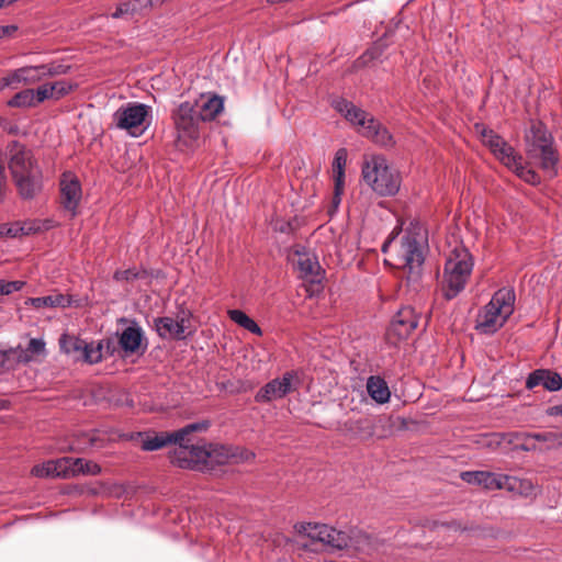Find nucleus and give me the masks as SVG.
I'll use <instances>...</instances> for the list:
<instances>
[{"instance_id":"nucleus-37","label":"nucleus","mask_w":562,"mask_h":562,"mask_svg":"<svg viewBox=\"0 0 562 562\" xmlns=\"http://www.w3.org/2000/svg\"><path fill=\"white\" fill-rule=\"evenodd\" d=\"M45 341L42 338H32L29 341L27 348L25 350H21L19 355V361L21 362H30L33 360L34 355H44Z\"/></svg>"},{"instance_id":"nucleus-39","label":"nucleus","mask_w":562,"mask_h":562,"mask_svg":"<svg viewBox=\"0 0 562 562\" xmlns=\"http://www.w3.org/2000/svg\"><path fill=\"white\" fill-rule=\"evenodd\" d=\"M102 360V345L93 341L87 342L86 348L82 349L79 361H85L89 364L98 363Z\"/></svg>"},{"instance_id":"nucleus-14","label":"nucleus","mask_w":562,"mask_h":562,"mask_svg":"<svg viewBox=\"0 0 562 562\" xmlns=\"http://www.w3.org/2000/svg\"><path fill=\"white\" fill-rule=\"evenodd\" d=\"M59 187L64 209L70 212L71 216H75L82 196L79 179L71 172H64L59 181Z\"/></svg>"},{"instance_id":"nucleus-35","label":"nucleus","mask_w":562,"mask_h":562,"mask_svg":"<svg viewBox=\"0 0 562 562\" xmlns=\"http://www.w3.org/2000/svg\"><path fill=\"white\" fill-rule=\"evenodd\" d=\"M101 471V467L93 461L74 458V477L79 475H99Z\"/></svg>"},{"instance_id":"nucleus-32","label":"nucleus","mask_w":562,"mask_h":562,"mask_svg":"<svg viewBox=\"0 0 562 562\" xmlns=\"http://www.w3.org/2000/svg\"><path fill=\"white\" fill-rule=\"evenodd\" d=\"M228 316L234 323H236L240 327L247 329L248 331H250L255 335H258V336L262 335V330L258 326V324L243 311L231 310V311H228Z\"/></svg>"},{"instance_id":"nucleus-3","label":"nucleus","mask_w":562,"mask_h":562,"mask_svg":"<svg viewBox=\"0 0 562 562\" xmlns=\"http://www.w3.org/2000/svg\"><path fill=\"white\" fill-rule=\"evenodd\" d=\"M334 108L344 115L348 122L359 126V133L363 137L371 139L381 147L394 146L395 140L390 131L364 110L356 106L346 99L335 100Z\"/></svg>"},{"instance_id":"nucleus-8","label":"nucleus","mask_w":562,"mask_h":562,"mask_svg":"<svg viewBox=\"0 0 562 562\" xmlns=\"http://www.w3.org/2000/svg\"><path fill=\"white\" fill-rule=\"evenodd\" d=\"M151 108L144 103L128 102L113 113V123L133 137H138L148 128Z\"/></svg>"},{"instance_id":"nucleus-54","label":"nucleus","mask_w":562,"mask_h":562,"mask_svg":"<svg viewBox=\"0 0 562 562\" xmlns=\"http://www.w3.org/2000/svg\"><path fill=\"white\" fill-rule=\"evenodd\" d=\"M18 0H0V8L4 7V5H9V4H12L14 2H16Z\"/></svg>"},{"instance_id":"nucleus-44","label":"nucleus","mask_w":562,"mask_h":562,"mask_svg":"<svg viewBox=\"0 0 562 562\" xmlns=\"http://www.w3.org/2000/svg\"><path fill=\"white\" fill-rule=\"evenodd\" d=\"M5 231H8V233L5 234V237H18L21 235L29 234L30 232L33 231V227L23 225L20 222H15L13 224L7 223Z\"/></svg>"},{"instance_id":"nucleus-27","label":"nucleus","mask_w":562,"mask_h":562,"mask_svg":"<svg viewBox=\"0 0 562 562\" xmlns=\"http://www.w3.org/2000/svg\"><path fill=\"white\" fill-rule=\"evenodd\" d=\"M367 391L371 398L379 404L389 402L391 396V392L386 382L378 375H371L368 378Z\"/></svg>"},{"instance_id":"nucleus-52","label":"nucleus","mask_w":562,"mask_h":562,"mask_svg":"<svg viewBox=\"0 0 562 562\" xmlns=\"http://www.w3.org/2000/svg\"><path fill=\"white\" fill-rule=\"evenodd\" d=\"M548 414L550 416H558V415H561L562 416V404L561 405H555V406H552L548 409Z\"/></svg>"},{"instance_id":"nucleus-4","label":"nucleus","mask_w":562,"mask_h":562,"mask_svg":"<svg viewBox=\"0 0 562 562\" xmlns=\"http://www.w3.org/2000/svg\"><path fill=\"white\" fill-rule=\"evenodd\" d=\"M473 258L463 247H456L448 256L441 281V291L446 300L457 297L465 288L473 270Z\"/></svg>"},{"instance_id":"nucleus-7","label":"nucleus","mask_w":562,"mask_h":562,"mask_svg":"<svg viewBox=\"0 0 562 562\" xmlns=\"http://www.w3.org/2000/svg\"><path fill=\"white\" fill-rule=\"evenodd\" d=\"M172 120L177 131L179 144L191 147L199 139L202 123L195 104L191 101L181 102L172 111Z\"/></svg>"},{"instance_id":"nucleus-40","label":"nucleus","mask_w":562,"mask_h":562,"mask_svg":"<svg viewBox=\"0 0 562 562\" xmlns=\"http://www.w3.org/2000/svg\"><path fill=\"white\" fill-rule=\"evenodd\" d=\"M384 49L385 44L382 41H378L359 57L358 63L367 66L372 61L381 60Z\"/></svg>"},{"instance_id":"nucleus-42","label":"nucleus","mask_w":562,"mask_h":562,"mask_svg":"<svg viewBox=\"0 0 562 562\" xmlns=\"http://www.w3.org/2000/svg\"><path fill=\"white\" fill-rule=\"evenodd\" d=\"M138 9V0H130L127 2L117 5L115 11L112 13V18L119 19L126 15H132Z\"/></svg>"},{"instance_id":"nucleus-56","label":"nucleus","mask_w":562,"mask_h":562,"mask_svg":"<svg viewBox=\"0 0 562 562\" xmlns=\"http://www.w3.org/2000/svg\"><path fill=\"white\" fill-rule=\"evenodd\" d=\"M94 441H95V437H94V434H92V435L89 436V443H90V446H92V447L95 446Z\"/></svg>"},{"instance_id":"nucleus-48","label":"nucleus","mask_w":562,"mask_h":562,"mask_svg":"<svg viewBox=\"0 0 562 562\" xmlns=\"http://www.w3.org/2000/svg\"><path fill=\"white\" fill-rule=\"evenodd\" d=\"M137 277L138 272H136L134 269L117 270L113 276L116 281H130L136 279Z\"/></svg>"},{"instance_id":"nucleus-13","label":"nucleus","mask_w":562,"mask_h":562,"mask_svg":"<svg viewBox=\"0 0 562 562\" xmlns=\"http://www.w3.org/2000/svg\"><path fill=\"white\" fill-rule=\"evenodd\" d=\"M419 316L413 307L405 306L401 308L393 317L392 323L387 329V337L395 344L396 340L406 339L418 325Z\"/></svg>"},{"instance_id":"nucleus-43","label":"nucleus","mask_w":562,"mask_h":562,"mask_svg":"<svg viewBox=\"0 0 562 562\" xmlns=\"http://www.w3.org/2000/svg\"><path fill=\"white\" fill-rule=\"evenodd\" d=\"M31 473L36 477H55L53 460L34 465Z\"/></svg>"},{"instance_id":"nucleus-26","label":"nucleus","mask_w":562,"mask_h":562,"mask_svg":"<svg viewBox=\"0 0 562 562\" xmlns=\"http://www.w3.org/2000/svg\"><path fill=\"white\" fill-rule=\"evenodd\" d=\"M143 339L142 328L138 326H128L123 329L120 336V346L126 353H134L139 349Z\"/></svg>"},{"instance_id":"nucleus-22","label":"nucleus","mask_w":562,"mask_h":562,"mask_svg":"<svg viewBox=\"0 0 562 562\" xmlns=\"http://www.w3.org/2000/svg\"><path fill=\"white\" fill-rule=\"evenodd\" d=\"M349 538L350 546L348 550L364 554H371L376 550V539L358 528H350Z\"/></svg>"},{"instance_id":"nucleus-16","label":"nucleus","mask_w":562,"mask_h":562,"mask_svg":"<svg viewBox=\"0 0 562 562\" xmlns=\"http://www.w3.org/2000/svg\"><path fill=\"white\" fill-rule=\"evenodd\" d=\"M295 256L297 257V269L300 271V277L307 280L312 283H319L323 279V270L319 266L317 257L304 249L295 250Z\"/></svg>"},{"instance_id":"nucleus-41","label":"nucleus","mask_w":562,"mask_h":562,"mask_svg":"<svg viewBox=\"0 0 562 562\" xmlns=\"http://www.w3.org/2000/svg\"><path fill=\"white\" fill-rule=\"evenodd\" d=\"M50 87H54V100H59L60 98L69 94L71 91L77 89L78 85L68 82L65 80H59L50 83Z\"/></svg>"},{"instance_id":"nucleus-36","label":"nucleus","mask_w":562,"mask_h":562,"mask_svg":"<svg viewBox=\"0 0 562 562\" xmlns=\"http://www.w3.org/2000/svg\"><path fill=\"white\" fill-rule=\"evenodd\" d=\"M10 108H33L36 105L35 93L33 89H25L15 93L9 101Z\"/></svg>"},{"instance_id":"nucleus-2","label":"nucleus","mask_w":562,"mask_h":562,"mask_svg":"<svg viewBox=\"0 0 562 562\" xmlns=\"http://www.w3.org/2000/svg\"><path fill=\"white\" fill-rule=\"evenodd\" d=\"M527 157L550 177L558 175L559 154L554 147V138L541 122L532 123L526 134Z\"/></svg>"},{"instance_id":"nucleus-30","label":"nucleus","mask_w":562,"mask_h":562,"mask_svg":"<svg viewBox=\"0 0 562 562\" xmlns=\"http://www.w3.org/2000/svg\"><path fill=\"white\" fill-rule=\"evenodd\" d=\"M59 346L63 352L72 356L75 360L79 361L82 349L86 348V340L76 336L63 334L59 338Z\"/></svg>"},{"instance_id":"nucleus-28","label":"nucleus","mask_w":562,"mask_h":562,"mask_svg":"<svg viewBox=\"0 0 562 562\" xmlns=\"http://www.w3.org/2000/svg\"><path fill=\"white\" fill-rule=\"evenodd\" d=\"M15 71V79L18 80V85H34L36 82L42 81L46 78L45 75V67L44 65H36V66H24L18 69H14Z\"/></svg>"},{"instance_id":"nucleus-58","label":"nucleus","mask_w":562,"mask_h":562,"mask_svg":"<svg viewBox=\"0 0 562 562\" xmlns=\"http://www.w3.org/2000/svg\"><path fill=\"white\" fill-rule=\"evenodd\" d=\"M389 241L384 243L382 246V251L385 252L387 248Z\"/></svg>"},{"instance_id":"nucleus-55","label":"nucleus","mask_w":562,"mask_h":562,"mask_svg":"<svg viewBox=\"0 0 562 562\" xmlns=\"http://www.w3.org/2000/svg\"><path fill=\"white\" fill-rule=\"evenodd\" d=\"M8 231H5V224H0V237H5V234Z\"/></svg>"},{"instance_id":"nucleus-29","label":"nucleus","mask_w":562,"mask_h":562,"mask_svg":"<svg viewBox=\"0 0 562 562\" xmlns=\"http://www.w3.org/2000/svg\"><path fill=\"white\" fill-rule=\"evenodd\" d=\"M514 164H506L505 167L516 173L521 180L532 186L540 183V176L524 165L522 156L518 153L513 157Z\"/></svg>"},{"instance_id":"nucleus-34","label":"nucleus","mask_w":562,"mask_h":562,"mask_svg":"<svg viewBox=\"0 0 562 562\" xmlns=\"http://www.w3.org/2000/svg\"><path fill=\"white\" fill-rule=\"evenodd\" d=\"M347 149L339 148L334 157L333 170L335 172V183H337V189H339L340 186H345V167L347 162Z\"/></svg>"},{"instance_id":"nucleus-12","label":"nucleus","mask_w":562,"mask_h":562,"mask_svg":"<svg viewBox=\"0 0 562 562\" xmlns=\"http://www.w3.org/2000/svg\"><path fill=\"white\" fill-rule=\"evenodd\" d=\"M295 378L296 374L289 371L282 378L271 380L255 394V402L262 404L285 397L293 391L292 382Z\"/></svg>"},{"instance_id":"nucleus-15","label":"nucleus","mask_w":562,"mask_h":562,"mask_svg":"<svg viewBox=\"0 0 562 562\" xmlns=\"http://www.w3.org/2000/svg\"><path fill=\"white\" fill-rule=\"evenodd\" d=\"M483 143L490 147L494 156L505 166L514 164L513 157L517 154L512 145L503 139L498 134L485 127L481 131Z\"/></svg>"},{"instance_id":"nucleus-53","label":"nucleus","mask_w":562,"mask_h":562,"mask_svg":"<svg viewBox=\"0 0 562 562\" xmlns=\"http://www.w3.org/2000/svg\"><path fill=\"white\" fill-rule=\"evenodd\" d=\"M9 407H10V402L4 398H0V411L8 409Z\"/></svg>"},{"instance_id":"nucleus-17","label":"nucleus","mask_w":562,"mask_h":562,"mask_svg":"<svg viewBox=\"0 0 562 562\" xmlns=\"http://www.w3.org/2000/svg\"><path fill=\"white\" fill-rule=\"evenodd\" d=\"M210 467L213 464H225L231 460L248 461L255 458V454L248 450H238L233 446L215 445L210 446Z\"/></svg>"},{"instance_id":"nucleus-57","label":"nucleus","mask_w":562,"mask_h":562,"mask_svg":"<svg viewBox=\"0 0 562 562\" xmlns=\"http://www.w3.org/2000/svg\"><path fill=\"white\" fill-rule=\"evenodd\" d=\"M7 27H0V37L2 36V34L7 33Z\"/></svg>"},{"instance_id":"nucleus-18","label":"nucleus","mask_w":562,"mask_h":562,"mask_svg":"<svg viewBox=\"0 0 562 562\" xmlns=\"http://www.w3.org/2000/svg\"><path fill=\"white\" fill-rule=\"evenodd\" d=\"M188 321L184 315L178 319L169 316L158 317L155 319V328L158 336L164 339L181 340L186 338V323Z\"/></svg>"},{"instance_id":"nucleus-21","label":"nucleus","mask_w":562,"mask_h":562,"mask_svg":"<svg viewBox=\"0 0 562 562\" xmlns=\"http://www.w3.org/2000/svg\"><path fill=\"white\" fill-rule=\"evenodd\" d=\"M499 475L488 471H464L460 474L462 481L471 485L482 486L485 490H498Z\"/></svg>"},{"instance_id":"nucleus-9","label":"nucleus","mask_w":562,"mask_h":562,"mask_svg":"<svg viewBox=\"0 0 562 562\" xmlns=\"http://www.w3.org/2000/svg\"><path fill=\"white\" fill-rule=\"evenodd\" d=\"M401 257L407 279L417 280L424 263V237L415 232H407L402 238Z\"/></svg>"},{"instance_id":"nucleus-23","label":"nucleus","mask_w":562,"mask_h":562,"mask_svg":"<svg viewBox=\"0 0 562 562\" xmlns=\"http://www.w3.org/2000/svg\"><path fill=\"white\" fill-rule=\"evenodd\" d=\"M498 480V490H506L510 493L526 497L532 494L533 485L529 480L518 479L516 476L505 474H501Z\"/></svg>"},{"instance_id":"nucleus-38","label":"nucleus","mask_w":562,"mask_h":562,"mask_svg":"<svg viewBox=\"0 0 562 562\" xmlns=\"http://www.w3.org/2000/svg\"><path fill=\"white\" fill-rule=\"evenodd\" d=\"M55 477H74V458L63 457L53 460Z\"/></svg>"},{"instance_id":"nucleus-5","label":"nucleus","mask_w":562,"mask_h":562,"mask_svg":"<svg viewBox=\"0 0 562 562\" xmlns=\"http://www.w3.org/2000/svg\"><path fill=\"white\" fill-rule=\"evenodd\" d=\"M516 295L513 289L502 288L480 311L475 328L482 334H494L514 313Z\"/></svg>"},{"instance_id":"nucleus-51","label":"nucleus","mask_w":562,"mask_h":562,"mask_svg":"<svg viewBox=\"0 0 562 562\" xmlns=\"http://www.w3.org/2000/svg\"><path fill=\"white\" fill-rule=\"evenodd\" d=\"M485 441H486V445L491 446V445H499L501 443V440H499V436L496 435V434H493V435H490L485 438Z\"/></svg>"},{"instance_id":"nucleus-50","label":"nucleus","mask_w":562,"mask_h":562,"mask_svg":"<svg viewBox=\"0 0 562 562\" xmlns=\"http://www.w3.org/2000/svg\"><path fill=\"white\" fill-rule=\"evenodd\" d=\"M342 192H344V186H340L339 189H337V183H335L334 196H333V204L335 207H337L340 204Z\"/></svg>"},{"instance_id":"nucleus-20","label":"nucleus","mask_w":562,"mask_h":562,"mask_svg":"<svg viewBox=\"0 0 562 562\" xmlns=\"http://www.w3.org/2000/svg\"><path fill=\"white\" fill-rule=\"evenodd\" d=\"M195 104L196 112L203 122L212 121L220 114L224 108L223 99L218 95L204 97L191 101Z\"/></svg>"},{"instance_id":"nucleus-11","label":"nucleus","mask_w":562,"mask_h":562,"mask_svg":"<svg viewBox=\"0 0 562 562\" xmlns=\"http://www.w3.org/2000/svg\"><path fill=\"white\" fill-rule=\"evenodd\" d=\"M209 422H198L188 424L172 432L161 431L154 436H147L142 442V449L145 451L158 450L173 441L184 440L187 436H190L195 431H204L209 428Z\"/></svg>"},{"instance_id":"nucleus-31","label":"nucleus","mask_w":562,"mask_h":562,"mask_svg":"<svg viewBox=\"0 0 562 562\" xmlns=\"http://www.w3.org/2000/svg\"><path fill=\"white\" fill-rule=\"evenodd\" d=\"M192 460L191 470H204L210 467V448L205 446H199L189 443Z\"/></svg>"},{"instance_id":"nucleus-49","label":"nucleus","mask_w":562,"mask_h":562,"mask_svg":"<svg viewBox=\"0 0 562 562\" xmlns=\"http://www.w3.org/2000/svg\"><path fill=\"white\" fill-rule=\"evenodd\" d=\"M18 80L15 79V71H10L7 76L0 78V91L5 88H16Z\"/></svg>"},{"instance_id":"nucleus-46","label":"nucleus","mask_w":562,"mask_h":562,"mask_svg":"<svg viewBox=\"0 0 562 562\" xmlns=\"http://www.w3.org/2000/svg\"><path fill=\"white\" fill-rule=\"evenodd\" d=\"M25 285L24 281H5L0 279V294L8 295L13 292L20 291Z\"/></svg>"},{"instance_id":"nucleus-24","label":"nucleus","mask_w":562,"mask_h":562,"mask_svg":"<svg viewBox=\"0 0 562 562\" xmlns=\"http://www.w3.org/2000/svg\"><path fill=\"white\" fill-rule=\"evenodd\" d=\"M192 440L187 436L184 440L181 441H173L172 443H176L177 446L173 448V450L169 454V459L171 464L181 468V469H189L192 468V460H190L191 453L189 443Z\"/></svg>"},{"instance_id":"nucleus-25","label":"nucleus","mask_w":562,"mask_h":562,"mask_svg":"<svg viewBox=\"0 0 562 562\" xmlns=\"http://www.w3.org/2000/svg\"><path fill=\"white\" fill-rule=\"evenodd\" d=\"M26 305H31L35 308H43V307H68L71 305V299L70 296H66L61 293H54L47 296H41V297H29L25 301Z\"/></svg>"},{"instance_id":"nucleus-19","label":"nucleus","mask_w":562,"mask_h":562,"mask_svg":"<svg viewBox=\"0 0 562 562\" xmlns=\"http://www.w3.org/2000/svg\"><path fill=\"white\" fill-rule=\"evenodd\" d=\"M538 385H542L551 392L559 391L562 387V376L557 372L546 369L535 370L527 378L526 387L531 390Z\"/></svg>"},{"instance_id":"nucleus-10","label":"nucleus","mask_w":562,"mask_h":562,"mask_svg":"<svg viewBox=\"0 0 562 562\" xmlns=\"http://www.w3.org/2000/svg\"><path fill=\"white\" fill-rule=\"evenodd\" d=\"M303 530L310 538L324 543L333 551L349 549L350 529L344 531L325 524L308 522L306 526H303Z\"/></svg>"},{"instance_id":"nucleus-33","label":"nucleus","mask_w":562,"mask_h":562,"mask_svg":"<svg viewBox=\"0 0 562 562\" xmlns=\"http://www.w3.org/2000/svg\"><path fill=\"white\" fill-rule=\"evenodd\" d=\"M527 438L546 443L547 449L562 447V430H549L527 435Z\"/></svg>"},{"instance_id":"nucleus-45","label":"nucleus","mask_w":562,"mask_h":562,"mask_svg":"<svg viewBox=\"0 0 562 562\" xmlns=\"http://www.w3.org/2000/svg\"><path fill=\"white\" fill-rule=\"evenodd\" d=\"M45 67V75L46 78L48 77H55L59 75H66L70 70V66L59 64V63H49V64H43Z\"/></svg>"},{"instance_id":"nucleus-6","label":"nucleus","mask_w":562,"mask_h":562,"mask_svg":"<svg viewBox=\"0 0 562 562\" xmlns=\"http://www.w3.org/2000/svg\"><path fill=\"white\" fill-rule=\"evenodd\" d=\"M361 173L363 181L381 196H392L400 191L401 176L382 155L366 159Z\"/></svg>"},{"instance_id":"nucleus-47","label":"nucleus","mask_w":562,"mask_h":562,"mask_svg":"<svg viewBox=\"0 0 562 562\" xmlns=\"http://www.w3.org/2000/svg\"><path fill=\"white\" fill-rule=\"evenodd\" d=\"M53 89L54 87H50V83H44L34 90L36 105L44 102L45 100L54 99Z\"/></svg>"},{"instance_id":"nucleus-1","label":"nucleus","mask_w":562,"mask_h":562,"mask_svg":"<svg viewBox=\"0 0 562 562\" xmlns=\"http://www.w3.org/2000/svg\"><path fill=\"white\" fill-rule=\"evenodd\" d=\"M8 168L22 200L35 199L44 188V176L33 151L18 140L8 144Z\"/></svg>"}]
</instances>
